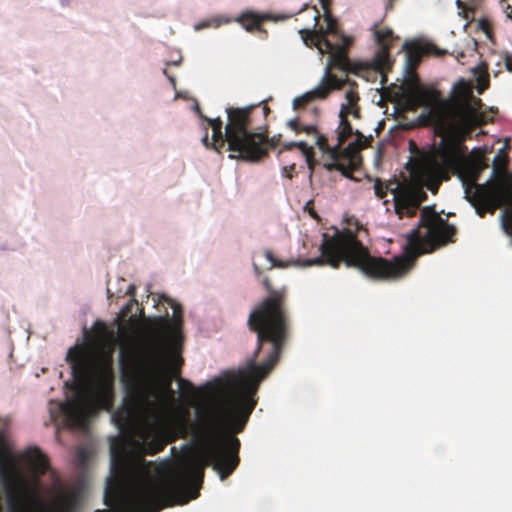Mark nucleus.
I'll return each instance as SVG.
<instances>
[{"instance_id": "1", "label": "nucleus", "mask_w": 512, "mask_h": 512, "mask_svg": "<svg viewBox=\"0 0 512 512\" xmlns=\"http://www.w3.org/2000/svg\"><path fill=\"white\" fill-rule=\"evenodd\" d=\"M181 351L180 334L166 339L153 333L120 352L126 396L112 419L120 432L131 438L136 454L131 455L121 444L111 447V476L104 496L111 512H159L184 505L198 497L206 466H212L221 480L236 470L222 477L221 470L215 468L200 437L199 410L193 436L201 449V460L186 459L172 466L169 460L155 464L145 459V455H156L177 438L189 435L188 410L170 421L175 394L171 383L184 362Z\"/></svg>"}, {"instance_id": "2", "label": "nucleus", "mask_w": 512, "mask_h": 512, "mask_svg": "<svg viewBox=\"0 0 512 512\" xmlns=\"http://www.w3.org/2000/svg\"><path fill=\"white\" fill-rule=\"evenodd\" d=\"M268 292L249 314L248 327L257 335V347L246 367L229 382L215 379L205 388L222 392L233 387L237 393L230 398L207 404L199 410L200 437L216 469L225 477L240 463L241 433L253 412L260 382L280 359L290 336V314L286 288L274 289L269 278L263 280Z\"/></svg>"}, {"instance_id": "3", "label": "nucleus", "mask_w": 512, "mask_h": 512, "mask_svg": "<svg viewBox=\"0 0 512 512\" xmlns=\"http://www.w3.org/2000/svg\"><path fill=\"white\" fill-rule=\"evenodd\" d=\"M456 228L443 219L433 207L421 210L417 228L407 235L403 254L388 260L371 256L368 249L350 230L326 239L320 246L321 256L306 261L307 266L328 264L338 268L342 262L358 268L365 276L377 281H394L404 277L417 258L455 242Z\"/></svg>"}, {"instance_id": "4", "label": "nucleus", "mask_w": 512, "mask_h": 512, "mask_svg": "<svg viewBox=\"0 0 512 512\" xmlns=\"http://www.w3.org/2000/svg\"><path fill=\"white\" fill-rule=\"evenodd\" d=\"M473 132L441 135L431 159V166L441 174H454L464 187L465 198L475 208L479 217L487 213L493 215L503 206H512V188L500 180H490L478 184L481 173L488 167L487 159L480 150L468 154L465 142Z\"/></svg>"}, {"instance_id": "5", "label": "nucleus", "mask_w": 512, "mask_h": 512, "mask_svg": "<svg viewBox=\"0 0 512 512\" xmlns=\"http://www.w3.org/2000/svg\"><path fill=\"white\" fill-rule=\"evenodd\" d=\"M404 100L409 110L428 108L426 117L437 136L473 132L492 122L489 113L497 111H482V100L473 95L472 86L463 79L454 85V96L450 99H444L435 88L416 87L405 94Z\"/></svg>"}, {"instance_id": "6", "label": "nucleus", "mask_w": 512, "mask_h": 512, "mask_svg": "<svg viewBox=\"0 0 512 512\" xmlns=\"http://www.w3.org/2000/svg\"><path fill=\"white\" fill-rule=\"evenodd\" d=\"M226 129L227 149L246 161L257 162L264 154L263 140L265 135L260 132L270 113V108L260 102L245 107H227Z\"/></svg>"}, {"instance_id": "7", "label": "nucleus", "mask_w": 512, "mask_h": 512, "mask_svg": "<svg viewBox=\"0 0 512 512\" xmlns=\"http://www.w3.org/2000/svg\"><path fill=\"white\" fill-rule=\"evenodd\" d=\"M72 376L79 385H90V394L95 404L109 411L114 403V372L112 359L96 357L85 348L74 346L67 353Z\"/></svg>"}, {"instance_id": "8", "label": "nucleus", "mask_w": 512, "mask_h": 512, "mask_svg": "<svg viewBox=\"0 0 512 512\" xmlns=\"http://www.w3.org/2000/svg\"><path fill=\"white\" fill-rule=\"evenodd\" d=\"M312 12V29L299 30L302 41L308 47H316L320 54L329 55L327 72L331 68L349 71L350 61L347 51L352 44V38L341 32L338 22L333 16H326V26L316 29L320 13L315 7Z\"/></svg>"}, {"instance_id": "9", "label": "nucleus", "mask_w": 512, "mask_h": 512, "mask_svg": "<svg viewBox=\"0 0 512 512\" xmlns=\"http://www.w3.org/2000/svg\"><path fill=\"white\" fill-rule=\"evenodd\" d=\"M287 126L296 134L305 133L314 138L315 145L326 154L331 162L325 163L324 167L328 171L337 170L345 177L351 178L353 172L360 164L361 157L359 151L370 145L372 138L365 137L361 132L355 130L353 135L356 136V141L350 143L346 148L342 149L331 147L328 143L327 137L322 134L315 124H306L302 117H296L287 122Z\"/></svg>"}, {"instance_id": "10", "label": "nucleus", "mask_w": 512, "mask_h": 512, "mask_svg": "<svg viewBox=\"0 0 512 512\" xmlns=\"http://www.w3.org/2000/svg\"><path fill=\"white\" fill-rule=\"evenodd\" d=\"M350 88L345 93L346 102L341 104L339 118L340 122L336 130L337 134V143L333 147L341 148L342 145L346 142V140L351 137L355 131L353 130L351 123L349 121V116H353L355 119L361 118V109L358 104L359 102V94L357 91L356 82H350L346 79Z\"/></svg>"}, {"instance_id": "11", "label": "nucleus", "mask_w": 512, "mask_h": 512, "mask_svg": "<svg viewBox=\"0 0 512 512\" xmlns=\"http://www.w3.org/2000/svg\"><path fill=\"white\" fill-rule=\"evenodd\" d=\"M372 33L374 41L378 45V51L373 58V66L378 72L384 73L390 69V50L399 37L394 34L390 27L384 25L382 22L373 25Z\"/></svg>"}, {"instance_id": "12", "label": "nucleus", "mask_w": 512, "mask_h": 512, "mask_svg": "<svg viewBox=\"0 0 512 512\" xmlns=\"http://www.w3.org/2000/svg\"><path fill=\"white\" fill-rule=\"evenodd\" d=\"M394 208L400 219L416 215L426 194L410 188L396 189L394 192Z\"/></svg>"}, {"instance_id": "13", "label": "nucleus", "mask_w": 512, "mask_h": 512, "mask_svg": "<svg viewBox=\"0 0 512 512\" xmlns=\"http://www.w3.org/2000/svg\"><path fill=\"white\" fill-rule=\"evenodd\" d=\"M346 82L347 80L339 79L330 72H326V75L315 89L293 100V108L301 109L314 99H325L332 90L343 88Z\"/></svg>"}, {"instance_id": "14", "label": "nucleus", "mask_w": 512, "mask_h": 512, "mask_svg": "<svg viewBox=\"0 0 512 512\" xmlns=\"http://www.w3.org/2000/svg\"><path fill=\"white\" fill-rule=\"evenodd\" d=\"M197 113L201 119L207 124L203 127L205 133L202 138V143L207 148H212L217 152L227 144L226 130L223 132V122L220 117L208 118L202 114L199 106H196Z\"/></svg>"}, {"instance_id": "15", "label": "nucleus", "mask_w": 512, "mask_h": 512, "mask_svg": "<svg viewBox=\"0 0 512 512\" xmlns=\"http://www.w3.org/2000/svg\"><path fill=\"white\" fill-rule=\"evenodd\" d=\"M61 410L71 427L81 428L85 425L88 403L83 394L78 393L73 399L64 403L61 406Z\"/></svg>"}, {"instance_id": "16", "label": "nucleus", "mask_w": 512, "mask_h": 512, "mask_svg": "<svg viewBox=\"0 0 512 512\" xmlns=\"http://www.w3.org/2000/svg\"><path fill=\"white\" fill-rule=\"evenodd\" d=\"M26 498L24 495H10L9 496V512H26L25 510ZM80 507L79 498L76 494L65 495L59 507L53 512H78Z\"/></svg>"}, {"instance_id": "17", "label": "nucleus", "mask_w": 512, "mask_h": 512, "mask_svg": "<svg viewBox=\"0 0 512 512\" xmlns=\"http://www.w3.org/2000/svg\"><path fill=\"white\" fill-rule=\"evenodd\" d=\"M22 458L36 483L50 468L47 457L37 447L27 449Z\"/></svg>"}, {"instance_id": "18", "label": "nucleus", "mask_w": 512, "mask_h": 512, "mask_svg": "<svg viewBox=\"0 0 512 512\" xmlns=\"http://www.w3.org/2000/svg\"><path fill=\"white\" fill-rule=\"evenodd\" d=\"M403 49L406 53V62L410 68H415L421 62L423 56L431 53L432 49L435 50L436 55H442L443 52L431 45H424L419 42H405Z\"/></svg>"}, {"instance_id": "19", "label": "nucleus", "mask_w": 512, "mask_h": 512, "mask_svg": "<svg viewBox=\"0 0 512 512\" xmlns=\"http://www.w3.org/2000/svg\"><path fill=\"white\" fill-rule=\"evenodd\" d=\"M269 20H272L270 14L259 13L252 10L243 11L235 18V21L250 33L255 31L265 32L262 29V25Z\"/></svg>"}, {"instance_id": "20", "label": "nucleus", "mask_w": 512, "mask_h": 512, "mask_svg": "<svg viewBox=\"0 0 512 512\" xmlns=\"http://www.w3.org/2000/svg\"><path fill=\"white\" fill-rule=\"evenodd\" d=\"M507 165H508V156L504 152V150H499L498 153L495 155L493 159V172L492 177L495 178V180H500L502 184L508 186L511 184L512 188V181L506 182L504 178L507 176Z\"/></svg>"}, {"instance_id": "21", "label": "nucleus", "mask_w": 512, "mask_h": 512, "mask_svg": "<svg viewBox=\"0 0 512 512\" xmlns=\"http://www.w3.org/2000/svg\"><path fill=\"white\" fill-rule=\"evenodd\" d=\"M293 148H298L301 150L303 156L305 157L308 168L311 172H313L314 166L316 164L313 147L308 146L304 141L288 142L283 145L282 149L279 151V154L283 153L284 151L292 150Z\"/></svg>"}, {"instance_id": "22", "label": "nucleus", "mask_w": 512, "mask_h": 512, "mask_svg": "<svg viewBox=\"0 0 512 512\" xmlns=\"http://www.w3.org/2000/svg\"><path fill=\"white\" fill-rule=\"evenodd\" d=\"M178 385L180 388V395L186 403L193 404L198 399V390L192 382L184 378H179Z\"/></svg>"}, {"instance_id": "23", "label": "nucleus", "mask_w": 512, "mask_h": 512, "mask_svg": "<svg viewBox=\"0 0 512 512\" xmlns=\"http://www.w3.org/2000/svg\"><path fill=\"white\" fill-rule=\"evenodd\" d=\"M260 132L265 135V139L263 140V149L264 154L259 157V160H262L268 155L269 149H274L277 146L280 145L281 142V135H274L273 137L269 138V131H268V125L267 120L264 122V128L260 129Z\"/></svg>"}, {"instance_id": "24", "label": "nucleus", "mask_w": 512, "mask_h": 512, "mask_svg": "<svg viewBox=\"0 0 512 512\" xmlns=\"http://www.w3.org/2000/svg\"><path fill=\"white\" fill-rule=\"evenodd\" d=\"M165 301L171 306V308L173 309V317H174V322H175V325H177L178 327L181 326L182 324V307L180 304L176 303L175 301H173L172 299L170 298H165Z\"/></svg>"}, {"instance_id": "25", "label": "nucleus", "mask_w": 512, "mask_h": 512, "mask_svg": "<svg viewBox=\"0 0 512 512\" xmlns=\"http://www.w3.org/2000/svg\"><path fill=\"white\" fill-rule=\"evenodd\" d=\"M264 256H265V257H266V259L270 262V267H269V269H272V268H274V267H277V268H285V267H287V266H288V263H287V262H284V261L278 260L270 250H265V251H264Z\"/></svg>"}, {"instance_id": "26", "label": "nucleus", "mask_w": 512, "mask_h": 512, "mask_svg": "<svg viewBox=\"0 0 512 512\" xmlns=\"http://www.w3.org/2000/svg\"><path fill=\"white\" fill-rule=\"evenodd\" d=\"M374 191H375V195L379 198V199H383L384 197H386L387 195V191H388V186L387 185H384L380 179H376L375 181V184H374Z\"/></svg>"}, {"instance_id": "27", "label": "nucleus", "mask_w": 512, "mask_h": 512, "mask_svg": "<svg viewBox=\"0 0 512 512\" xmlns=\"http://www.w3.org/2000/svg\"><path fill=\"white\" fill-rule=\"evenodd\" d=\"M8 467L6 452L0 447V473H5Z\"/></svg>"}, {"instance_id": "28", "label": "nucleus", "mask_w": 512, "mask_h": 512, "mask_svg": "<svg viewBox=\"0 0 512 512\" xmlns=\"http://www.w3.org/2000/svg\"><path fill=\"white\" fill-rule=\"evenodd\" d=\"M321 6L324 10V21L326 22V16H332L330 13V0H320Z\"/></svg>"}, {"instance_id": "29", "label": "nucleus", "mask_w": 512, "mask_h": 512, "mask_svg": "<svg viewBox=\"0 0 512 512\" xmlns=\"http://www.w3.org/2000/svg\"><path fill=\"white\" fill-rule=\"evenodd\" d=\"M304 210L307 211L312 218H314V219L318 218V215H317V213L315 212V210L313 208V201L312 200H310V201H308L306 203V205L304 207Z\"/></svg>"}, {"instance_id": "30", "label": "nucleus", "mask_w": 512, "mask_h": 512, "mask_svg": "<svg viewBox=\"0 0 512 512\" xmlns=\"http://www.w3.org/2000/svg\"><path fill=\"white\" fill-rule=\"evenodd\" d=\"M295 168H296V165L295 164H291L289 166H285L283 168V174L284 176H286L287 178H292V172L295 171Z\"/></svg>"}, {"instance_id": "31", "label": "nucleus", "mask_w": 512, "mask_h": 512, "mask_svg": "<svg viewBox=\"0 0 512 512\" xmlns=\"http://www.w3.org/2000/svg\"><path fill=\"white\" fill-rule=\"evenodd\" d=\"M504 63L506 66V69L510 72H512V54L506 53L504 56Z\"/></svg>"}, {"instance_id": "32", "label": "nucleus", "mask_w": 512, "mask_h": 512, "mask_svg": "<svg viewBox=\"0 0 512 512\" xmlns=\"http://www.w3.org/2000/svg\"><path fill=\"white\" fill-rule=\"evenodd\" d=\"M208 26H209L208 22H201L195 26V29L201 30V29L207 28Z\"/></svg>"}, {"instance_id": "33", "label": "nucleus", "mask_w": 512, "mask_h": 512, "mask_svg": "<svg viewBox=\"0 0 512 512\" xmlns=\"http://www.w3.org/2000/svg\"><path fill=\"white\" fill-rule=\"evenodd\" d=\"M119 330H120V333H121L123 336H128L129 331H128L127 327H125L124 325H121V326L119 327Z\"/></svg>"}, {"instance_id": "34", "label": "nucleus", "mask_w": 512, "mask_h": 512, "mask_svg": "<svg viewBox=\"0 0 512 512\" xmlns=\"http://www.w3.org/2000/svg\"><path fill=\"white\" fill-rule=\"evenodd\" d=\"M96 326L99 327L103 332L106 331V325L103 322H97Z\"/></svg>"}, {"instance_id": "35", "label": "nucleus", "mask_w": 512, "mask_h": 512, "mask_svg": "<svg viewBox=\"0 0 512 512\" xmlns=\"http://www.w3.org/2000/svg\"><path fill=\"white\" fill-rule=\"evenodd\" d=\"M253 267H254V271H255L256 275H260L261 274V269L259 268V266L254 263Z\"/></svg>"}, {"instance_id": "36", "label": "nucleus", "mask_w": 512, "mask_h": 512, "mask_svg": "<svg viewBox=\"0 0 512 512\" xmlns=\"http://www.w3.org/2000/svg\"><path fill=\"white\" fill-rule=\"evenodd\" d=\"M396 0H388V3H387V6H386V9H392L393 8V4Z\"/></svg>"}, {"instance_id": "37", "label": "nucleus", "mask_w": 512, "mask_h": 512, "mask_svg": "<svg viewBox=\"0 0 512 512\" xmlns=\"http://www.w3.org/2000/svg\"><path fill=\"white\" fill-rule=\"evenodd\" d=\"M129 322L131 323V326H133V327L136 325V321H135L134 317H130Z\"/></svg>"}, {"instance_id": "38", "label": "nucleus", "mask_w": 512, "mask_h": 512, "mask_svg": "<svg viewBox=\"0 0 512 512\" xmlns=\"http://www.w3.org/2000/svg\"><path fill=\"white\" fill-rule=\"evenodd\" d=\"M456 4H457L458 7H460L462 5V1L461 0H457Z\"/></svg>"}, {"instance_id": "39", "label": "nucleus", "mask_w": 512, "mask_h": 512, "mask_svg": "<svg viewBox=\"0 0 512 512\" xmlns=\"http://www.w3.org/2000/svg\"><path fill=\"white\" fill-rule=\"evenodd\" d=\"M169 79L172 82V84L175 85V79L173 77H169Z\"/></svg>"}, {"instance_id": "40", "label": "nucleus", "mask_w": 512, "mask_h": 512, "mask_svg": "<svg viewBox=\"0 0 512 512\" xmlns=\"http://www.w3.org/2000/svg\"><path fill=\"white\" fill-rule=\"evenodd\" d=\"M133 291H134V287H133V286H131V287L129 288V291H128V292L132 294V293H133Z\"/></svg>"}, {"instance_id": "41", "label": "nucleus", "mask_w": 512, "mask_h": 512, "mask_svg": "<svg viewBox=\"0 0 512 512\" xmlns=\"http://www.w3.org/2000/svg\"><path fill=\"white\" fill-rule=\"evenodd\" d=\"M95 512H111L110 510H96Z\"/></svg>"}, {"instance_id": "42", "label": "nucleus", "mask_w": 512, "mask_h": 512, "mask_svg": "<svg viewBox=\"0 0 512 512\" xmlns=\"http://www.w3.org/2000/svg\"><path fill=\"white\" fill-rule=\"evenodd\" d=\"M30 495H31L33 498H36V494H35V493H30Z\"/></svg>"}, {"instance_id": "43", "label": "nucleus", "mask_w": 512, "mask_h": 512, "mask_svg": "<svg viewBox=\"0 0 512 512\" xmlns=\"http://www.w3.org/2000/svg\"><path fill=\"white\" fill-rule=\"evenodd\" d=\"M483 90H484V88H479V90H478V91H479V93H482V92H483Z\"/></svg>"}]
</instances>
